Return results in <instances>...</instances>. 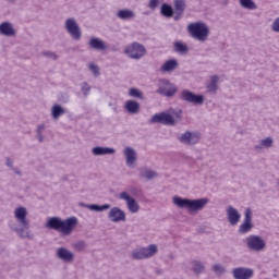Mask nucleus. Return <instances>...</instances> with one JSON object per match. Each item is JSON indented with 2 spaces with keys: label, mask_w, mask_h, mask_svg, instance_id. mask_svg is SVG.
Segmentation results:
<instances>
[{
  "label": "nucleus",
  "mask_w": 279,
  "mask_h": 279,
  "mask_svg": "<svg viewBox=\"0 0 279 279\" xmlns=\"http://www.w3.org/2000/svg\"><path fill=\"white\" fill-rule=\"evenodd\" d=\"M14 218L17 222H9L10 230L15 232L20 239H29V220L27 219V208H15Z\"/></svg>",
  "instance_id": "1"
},
{
  "label": "nucleus",
  "mask_w": 279,
  "mask_h": 279,
  "mask_svg": "<svg viewBox=\"0 0 279 279\" xmlns=\"http://www.w3.org/2000/svg\"><path fill=\"white\" fill-rule=\"evenodd\" d=\"M45 226L48 230H56V232H60L63 236H69L73 234V230L77 228V219L70 217L62 220L60 217H50L47 219Z\"/></svg>",
  "instance_id": "2"
},
{
  "label": "nucleus",
  "mask_w": 279,
  "mask_h": 279,
  "mask_svg": "<svg viewBox=\"0 0 279 279\" xmlns=\"http://www.w3.org/2000/svg\"><path fill=\"white\" fill-rule=\"evenodd\" d=\"M172 202L174 206H178V208H186V210L193 215V213H202V210L208 206V202H210V199L206 197L191 199L174 196Z\"/></svg>",
  "instance_id": "3"
},
{
  "label": "nucleus",
  "mask_w": 279,
  "mask_h": 279,
  "mask_svg": "<svg viewBox=\"0 0 279 279\" xmlns=\"http://www.w3.org/2000/svg\"><path fill=\"white\" fill-rule=\"evenodd\" d=\"M187 32L191 37L194 38V40H198V43H206L210 36V28L202 21L190 23L187 25Z\"/></svg>",
  "instance_id": "4"
},
{
  "label": "nucleus",
  "mask_w": 279,
  "mask_h": 279,
  "mask_svg": "<svg viewBox=\"0 0 279 279\" xmlns=\"http://www.w3.org/2000/svg\"><path fill=\"white\" fill-rule=\"evenodd\" d=\"M158 254V245L149 244L146 247H140L133 250L131 253V258L133 260H145L147 258H151Z\"/></svg>",
  "instance_id": "5"
},
{
  "label": "nucleus",
  "mask_w": 279,
  "mask_h": 279,
  "mask_svg": "<svg viewBox=\"0 0 279 279\" xmlns=\"http://www.w3.org/2000/svg\"><path fill=\"white\" fill-rule=\"evenodd\" d=\"M177 140L179 143H181V145L193 147V145H197V143L202 141V133L198 131H185L178 135Z\"/></svg>",
  "instance_id": "6"
},
{
  "label": "nucleus",
  "mask_w": 279,
  "mask_h": 279,
  "mask_svg": "<svg viewBox=\"0 0 279 279\" xmlns=\"http://www.w3.org/2000/svg\"><path fill=\"white\" fill-rule=\"evenodd\" d=\"M64 29L73 38V40L82 39V28L74 17L66 19L64 22Z\"/></svg>",
  "instance_id": "7"
},
{
  "label": "nucleus",
  "mask_w": 279,
  "mask_h": 279,
  "mask_svg": "<svg viewBox=\"0 0 279 279\" xmlns=\"http://www.w3.org/2000/svg\"><path fill=\"white\" fill-rule=\"evenodd\" d=\"M124 53L132 60H141V58L146 56L147 49L142 44L135 41L125 48Z\"/></svg>",
  "instance_id": "8"
},
{
  "label": "nucleus",
  "mask_w": 279,
  "mask_h": 279,
  "mask_svg": "<svg viewBox=\"0 0 279 279\" xmlns=\"http://www.w3.org/2000/svg\"><path fill=\"white\" fill-rule=\"evenodd\" d=\"M149 123H160L161 125H168L170 128H173L174 125H177L178 121L173 116H171V113L160 112L154 114L150 118Z\"/></svg>",
  "instance_id": "9"
},
{
  "label": "nucleus",
  "mask_w": 279,
  "mask_h": 279,
  "mask_svg": "<svg viewBox=\"0 0 279 279\" xmlns=\"http://www.w3.org/2000/svg\"><path fill=\"white\" fill-rule=\"evenodd\" d=\"M246 247L251 252H263L267 247V243L259 235H250L245 239Z\"/></svg>",
  "instance_id": "10"
},
{
  "label": "nucleus",
  "mask_w": 279,
  "mask_h": 279,
  "mask_svg": "<svg viewBox=\"0 0 279 279\" xmlns=\"http://www.w3.org/2000/svg\"><path fill=\"white\" fill-rule=\"evenodd\" d=\"M157 93L158 95H162L163 97H173V95L178 93V88L175 87V85L169 82V80L161 78L159 81Z\"/></svg>",
  "instance_id": "11"
},
{
  "label": "nucleus",
  "mask_w": 279,
  "mask_h": 279,
  "mask_svg": "<svg viewBox=\"0 0 279 279\" xmlns=\"http://www.w3.org/2000/svg\"><path fill=\"white\" fill-rule=\"evenodd\" d=\"M180 99L187 104H194V106H202L204 104V95H195V93L183 89L180 94Z\"/></svg>",
  "instance_id": "12"
},
{
  "label": "nucleus",
  "mask_w": 279,
  "mask_h": 279,
  "mask_svg": "<svg viewBox=\"0 0 279 279\" xmlns=\"http://www.w3.org/2000/svg\"><path fill=\"white\" fill-rule=\"evenodd\" d=\"M254 225L252 223V209L246 208L244 213V220L238 229L239 234H247L252 232Z\"/></svg>",
  "instance_id": "13"
},
{
  "label": "nucleus",
  "mask_w": 279,
  "mask_h": 279,
  "mask_svg": "<svg viewBox=\"0 0 279 279\" xmlns=\"http://www.w3.org/2000/svg\"><path fill=\"white\" fill-rule=\"evenodd\" d=\"M119 199H123L124 202H126L128 209L133 215L141 210V205H138V202H136L134 197L130 196L128 192L120 193Z\"/></svg>",
  "instance_id": "14"
},
{
  "label": "nucleus",
  "mask_w": 279,
  "mask_h": 279,
  "mask_svg": "<svg viewBox=\"0 0 279 279\" xmlns=\"http://www.w3.org/2000/svg\"><path fill=\"white\" fill-rule=\"evenodd\" d=\"M234 279H252L254 278V269L245 267H236L232 269Z\"/></svg>",
  "instance_id": "15"
},
{
  "label": "nucleus",
  "mask_w": 279,
  "mask_h": 279,
  "mask_svg": "<svg viewBox=\"0 0 279 279\" xmlns=\"http://www.w3.org/2000/svg\"><path fill=\"white\" fill-rule=\"evenodd\" d=\"M108 219L112 223H119L121 221H125V211L119 207H112L108 213Z\"/></svg>",
  "instance_id": "16"
},
{
  "label": "nucleus",
  "mask_w": 279,
  "mask_h": 279,
  "mask_svg": "<svg viewBox=\"0 0 279 279\" xmlns=\"http://www.w3.org/2000/svg\"><path fill=\"white\" fill-rule=\"evenodd\" d=\"M0 35L7 38H14L16 36V28L12 22L5 21L0 23Z\"/></svg>",
  "instance_id": "17"
},
{
  "label": "nucleus",
  "mask_w": 279,
  "mask_h": 279,
  "mask_svg": "<svg viewBox=\"0 0 279 279\" xmlns=\"http://www.w3.org/2000/svg\"><path fill=\"white\" fill-rule=\"evenodd\" d=\"M123 155L125 158L126 166L134 167L136 160H138V155L136 154V150L130 146H126L123 150Z\"/></svg>",
  "instance_id": "18"
},
{
  "label": "nucleus",
  "mask_w": 279,
  "mask_h": 279,
  "mask_svg": "<svg viewBox=\"0 0 279 279\" xmlns=\"http://www.w3.org/2000/svg\"><path fill=\"white\" fill-rule=\"evenodd\" d=\"M205 88L209 95H217V92L219 90V76L211 75L206 82Z\"/></svg>",
  "instance_id": "19"
},
{
  "label": "nucleus",
  "mask_w": 279,
  "mask_h": 279,
  "mask_svg": "<svg viewBox=\"0 0 279 279\" xmlns=\"http://www.w3.org/2000/svg\"><path fill=\"white\" fill-rule=\"evenodd\" d=\"M227 219L231 226H236V223L241 221V214L239 213V209L229 206L227 208Z\"/></svg>",
  "instance_id": "20"
},
{
  "label": "nucleus",
  "mask_w": 279,
  "mask_h": 279,
  "mask_svg": "<svg viewBox=\"0 0 279 279\" xmlns=\"http://www.w3.org/2000/svg\"><path fill=\"white\" fill-rule=\"evenodd\" d=\"M57 257L60 258V260H63V263H73L75 255L68 248L59 247L57 250Z\"/></svg>",
  "instance_id": "21"
},
{
  "label": "nucleus",
  "mask_w": 279,
  "mask_h": 279,
  "mask_svg": "<svg viewBox=\"0 0 279 279\" xmlns=\"http://www.w3.org/2000/svg\"><path fill=\"white\" fill-rule=\"evenodd\" d=\"M88 46L95 51H106V49H108L106 41L97 37H92L88 41Z\"/></svg>",
  "instance_id": "22"
},
{
  "label": "nucleus",
  "mask_w": 279,
  "mask_h": 279,
  "mask_svg": "<svg viewBox=\"0 0 279 279\" xmlns=\"http://www.w3.org/2000/svg\"><path fill=\"white\" fill-rule=\"evenodd\" d=\"M92 154L93 156H112L113 154H117V150L110 147L96 146L92 148Z\"/></svg>",
  "instance_id": "23"
},
{
  "label": "nucleus",
  "mask_w": 279,
  "mask_h": 279,
  "mask_svg": "<svg viewBox=\"0 0 279 279\" xmlns=\"http://www.w3.org/2000/svg\"><path fill=\"white\" fill-rule=\"evenodd\" d=\"M274 147V137H266L259 140L258 144L254 146L255 151H263V149H271Z\"/></svg>",
  "instance_id": "24"
},
{
  "label": "nucleus",
  "mask_w": 279,
  "mask_h": 279,
  "mask_svg": "<svg viewBox=\"0 0 279 279\" xmlns=\"http://www.w3.org/2000/svg\"><path fill=\"white\" fill-rule=\"evenodd\" d=\"M125 110L129 114H138L141 112V105L136 100H128L125 102Z\"/></svg>",
  "instance_id": "25"
},
{
  "label": "nucleus",
  "mask_w": 279,
  "mask_h": 279,
  "mask_svg": "<svg viewBox=\"0 0 279 279\" xmlns=\"http://www.w3.org/2000/svg\"><path fill=\"white\" fill-rule=\"evenodd\" d=\"M117 16L121 19V21H132V19H136V13L130 9H124L118 11Z\"/></svg>",
  "instance_id": "26"
},
{
  "label": "nucleus",
  "mask_w": 279,
  "mask_h": 279,
  "mask_svg": "<svg viewBox=\"0 0 279 279\" xmlns=\"http://www.w3.org/2000/svg\"><path fill=\"white\" fill-rule=\"evenodd\" d=\"M175 69H178V60L175 59L168 60L161 65V71L163 73H171L175 71Z\"/></svg>",
  "instance_id": "27"
},
{
  "label": "nucleus",
  "mask_w": 279,
  "mask_h": 279,
  "mask_svg": "<svg viewBox=\"0 0 279 279\" xmlns=\"http://www.w3.org/2000/svg\"><path fill=\"white\" fill-rule=\"evenodd\" d=\"M81 206H83V208H88V210H94L95 213H104V210H110V204H105V205H97V204L86 205V204L82 203Z\"/></svg>",
  "instance_id": "28"
},
{
  "label": "nucleus",
  "mask_w": 279,
  "mask_h": 279,
  "mask_svg": "<svg viewBox=\"0 0 279 279\" xmlns=\"http://www.w3.org/2000/svg\"><path fill=\"white\" fill-rule=\"evenodd\" d=\"M184 10H186V1L174 0V14L182 16V14H184Z\"/></svg>",
  "instance_id": "29"
},
{
  "label": "nucleus",
  "mask_w": 279,
  "mask_h": 279,
  "mask_svg": "<svg viewBox=\"0 0 279 279\" xmlns=\"http://www.w3.org/2000/svg\"><path fill=\"white\" fill-rule=\"evenodd\" d=\"M51 114L54 120H58L60 117H62V114H66V110H64V108H62L60 105H54L51 108Z\"/></svg>",
  "instance_id": "30"
},
{
  "label": "nucleus",
  "mask_w": 279,
  "mask_h": 279,
  "mask_svg": "<svg viewBox=\"0 0 279 279\" xmlns=\"http://www.w3.org/2000/svg\"><path fill=\"white\" fill-rule=\"evenodd\" d=\"M239 3L244 10H258V5L254 0H239Z\"/></svg>",
  "instance_id": "31"
},
{
  "label": "nucleus",
  "mask_w": 279,
  "mask_h": 279,
  "mask_svg": "<svg viewBox=\"0 0 279 279\" xmlns=\"http://www.w3.org/2000/svg\"><path fill=\"white\" fill-rule=\"evenodd\" d=\"M160 13L162 14V16H166L167 19H171V16H173V8L168 3H163L161 5Z\"/></svg>",
  "instance_id": "32"
},
{
  "label": "nucleus",
  "mask_w": 279,
  "mask_h": 279,
  "mask_svg": "<svg viewBox=\"0 0 279 279\" xmlns=\"http://www.w3.org/2000/svg\"><path fill=\"white\" fill-rule=\"evenodd\" d=\"M141 178H145L146 180H154V178H158V173L154 170L145 169L141 172Z\"/></svg>",
  "instance_id": "33"
},
{
  "label": "nucleus",
  "mask_w": 279,
  "mask_h": 279,
  "mask_svg": "<svg viewBox=\"0 0 279 279\" xmlns=\"http://www.w3.org/2000/svg\"><path fill=\"white\" fill-rule=\"evenodd\" d=\"M45 124H39L36 129V138L39 143H45V135H43V132H45Z\"/></svg>",
  "instance_id": "34"
},
{
  "label": "nucleus",
  "mask_w": 279,
  "mask_h": 279,
  "mask_svg": "<svg viewBox=\"0 0 279 279\" xmlns=\"http://www.w3.org/2000/svg\"><path fill=\"white\" fill-rule=\"evenodd\" d=\"M174 51H177V53H187L189 47L186 44H182V41H177L174 44Z\"/></svg>",
  "instance_id": "35"
},
{
  "label": "nucleus",
  "mask_w": 279,
  "mask_h": 279,
  "mask_svg": "<svg viewBox=\"0 0 279 279\" xmlns=\"http://www.w3.org/2000/svg\"><path fill=\"white\" fill-rule=\"evenodd\" d=\"M204 269H205L204 263L202 262L193 263V270L195 271V274H203Z\"/></svg>",
  "instance_id": "36"
},
{
  "label": "nucleus",
  "mask_w": 279,
  "mask_h": 279,
  "mask_svg": "<svg viewBox=\"0 0 279 279\" xmlns=\"http://www.w3.org/2000/svg\"><path fill=\"white\" fill-rule=\"evenodd\" d=\"M211 269L217 276H221L226 271V267L221 266V264H215Z\"/></svg>",
  "instance_id": "37"
},
{
  "label": "nucleus",
  "mask_w": 279,
  "mask_h": 279,
  "mask_svg": "<svg viewBox=\"0 0 279 279\" xmlns=\"http://www.w3.org/2000/svg\"><path fill=\"white\" fill-rule=\"evenodd\" d=\"M130 97H135L137 99H143V93L136 88H131L129 90Z\"/></svg>",
  "instance_id": "38"
},
{
  "label": "nucleus",
  "mask_w": 279,
  "mask_h": 279,
  "mask_svg": "<svg viewBox=\"0 0 279 279\" xmlns=\"http://www.w3.org/2000/svg\"><path fill=\"white\" fill-rule=\"evenodd\" d=\"M81 90H82L84 97H88V95L90 94V86L88 85V83H86V82L82 83Z\"/></svg>",
  "instance_id": "39"
},
{
  "label": "nucleus",
  "mask_w": 279,
  "mask_h": 279,
  "mask_svg": "<svg viewBox=\"0 0 279 279\" xmlns=\"http://www.w3.org/2000/svg\"><path fill=\"white\" fill-rule=\"evenodd\" d=\"M74 250L77 252H82L83 250H86V242L84 241H78L74 244Z\"/></svg>",
  "instance_id": "40"
},
{
  "label": "nucleus",
  "mask_w": 279,
  "mask_h": 279,
  "mask_svg": "<svg viewBox=\"0 0 279 279\" xmlns=\"http://www.w3.org/2000/svg\"><path fill=\"white\" fill-rule=\"evenodd\" d=\"M43 56H45L46 58H49L50 60H58V54L51 51H45L43 52Z\"/></svg>",
  "instance_id": "41"
},
{
  "label": "nucleus",
  "mask_w": 279,
  "mask_h": 279,
  "mask_svg": "<svg viewBox=\"0 0 279 279\" xmlns=\"http://www.w3.org/2000/svg\"><path fill=\"white\" fill-rule=\"evenodd\" d=\"M89 71H92L96 77L99 75V66H97L95 63L89 64Z\"/></svg>",
  "instance_id": "42"
},
{
  "label": "nucleus",
  "mask_w": 279,
  "mask_h": 279,
  "mask_svg": "<svg viewBox=\"0 0 279 279\" xmlns=\"http://www.w3.org/2000/svg\"><path fill=\"white\" fill-rule=\"evenodd\" d=\"M158 5H160V0H149L148 8L150 10H156V8H158Z\"/></svg>",
  "instance_id": "43"
},
{
  "label": "nucleus",
  "mask_w": 279,
  "mask_h": 279,
  "mask_svg": "<svg viewBox=\"0 0 279 279\" xmlns=\"http://www.w3.org/2000/svg\"><path fill=\"white\" fill-rule=\"evenodd\" d=\"M271 31L279 34V17H277L271 24Z\"/></svg>",
  "instance_id": "44"
},
{
  "label": "nucleus",
  "mask_w": 279,
  "mask_h": 279,
  "mask_svg": "<svg viewBox=\"0 0 279 279\" xmlns=\"http://www.w3.org/2000/svg\"><path fill=\"white\" fill-rule=\"evenodd\" d=\"M5 165H7V167H12V165H14V162L12 161V159L7 158Z\"/></svg>",
  "instance_id": "45"
},
{
  "label": "nucleus",
  "mask_w": 279,
  "mask_h": 279,
  "mask_svg": "<svg viewBox=\"0 0 279 279\" xmlns=\"http://www.w3.org/2000/svg\"><path fill=\"white\" fill-rule=\"evenodd\" d=\"M181 16H182V15H178V14H177V15L174 16V21H180V17H181Z\"/></svg>",
  "instance_id": "46"
},
{
  "label": "nucleus",
  "mask_w": 279,
  "mask_h": 279,
  "mask_svg": "<svg viewBox=\"0 0 279 279\" xmlns=\"http://www.w3.org/2000/svg\"><path fill=\"white\" fill-rule=\"evenodd\" d=\"M177 119L180 121L182 119V114L177 113Z\"/></svg>",
  "instance_id": "47"
},
{
  "label": "nucleus",
  "mask_w": 279,
  "mask_h": 279,
  "mask_svg": "<svg viewBox=\"0 0 279 279\" xmlns=\"http://www.w3.org/2000/svg\"><path fill=\"white\" fill-rule=\"evenodd\" d=\"M16 175H21V171L20 170H15Z\"/></svg>",
  "instance_id": "48"
},
{
  "label": "nucleus",
  "mask_w": 279,
  "mask_h": 279,
  "mask_svg": "<svg viewBox=\"0 0 279 279\" xmlns=\"http://www.w3.org/2000/svg\"><path fill=\"white\" fill-rule=\"evenodd\" d=\"M276 184H277V186H279V178L276 179Z\"/></svg>",
  "instance_id": "49"
},
{
  "label": "nucleus",
  "mask_w": 279,
  "mask_h": 279,
  "mask_svg": "<svg viewBox=\"0 0 279 279\" xmlns=\"http://www.w3.org/2000/svg\"><path fill=\"white\" fill-rule=\"evenodd\" d=\"M64 101H69V96H65V99H64Z\"/></svg>",
  "instance_id": "50"
},
{
  "label": "nucleus",
  "mask_w": 279,
  "mask_h": 279,
  "mask_svg": "<svg viewBox=\"0 0 279 279\" xmlns=\"http://www.w3.org/2000/svg\"><path fill=\"white\" fill-rule=\"evenodd\" d=\"M109 106H112L111 102L109 104Z\"/></svg>",
  "instance_id": "51"
}]
</instances>
